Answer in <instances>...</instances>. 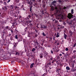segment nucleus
Listing matches in <instances>:
<instances>
[{
	"label": "nucleus",
	"instance_id": "1",
	"mask_svg": "<svg viewBox=\"0 0 76 76\" xmlns=\"http://www.w3.org/2000/svg\"><path fill=\"white\" fill-rule=\"evenodd\" d=\"M61 7H59L58 9L57 7H55V9L56 10V13L55 14L57 16L60 17L61 18L63 19L64 18V17L63 16V14H62V12H61Z\"/></svg>",
	"mask_w": 76,
	"mask_h": 76
},
{
	"label": "nucleus",
	"instance_id": "2",
	"mask_svg": "<svg viewBox=\"0 0 76 76\" xmlns=\"http://www.w3.org/2000/svg\"><path fill=\"white\" fill-rule=\"evenodd\" d=\"M74 12H73V9L71 10V13H69L67 15V18L70 19L71 18H73V15H72L73 14Z\"/></svg>",
	"mask_w": 76,
	"mask_h": 76
},
{
	"label": "nucleus",
	"instance_id": "3",
	"mask_svg": "<svg viewBox=\"0 0 76 76\" xmlns=\"http://www.w3.org/2000/svg\"><path fill=\"white\" fill-rule=\"evenodd\" d=\"M2 10H5V11H7V7L5 6L4 8H2Z\"/></svg>",
	"mask_w": 76,
	"mask_h": 76
},
{
	"label": "nucleus",
	"instance_id": "4",
	"mask_svg": "<svg viewBox=\"0 0 76 76\" xmlns=\"http://www.w3.org/2000/svg\"><path fill=\"white\" fill-rule=\"evenodd\" d=\"M28 3L30 5H32V1H30L28 2Z\"/></svg>",
	"mask_w": 76,
	"mask_h": 76
},
{
	"label": "nucleus",
	"instance_id": "5",
	"mask_svg": "<svg viewBox=\"0 0 76 76\" xmlns=\"http://www.w3.org/2000/svg\"><path fill=\"white\" fill-rule=\"evenodd\" d=\"M54 10V7L53 6H52V7H51L50 11L51 12H52V11H53V10Z\"/></svg>",
	"mask_w": 76,
	"mask_h": 76
},
{
	"label": "nucleus",
	"instance_id": "6",
	"mask_svg": "<svg viewBox=\"0 0 76 76\" xmlns=\"http://www.w3.org/2000/svg\"><path fill=\"white\" fill-rule=\"evenodd\" d=\"M53 22H55V23H58V22L57 21H56L55 19L53 20Z\"/></svg>",
	"mask_w": 76,
	"mask_h": 76
},
{
	"label": "nucleus",
	"instance_id": "7",
	"mask_svg": "<svg viewBox=\"0 0 76 76\" xmlns=\"http://www.w3.org/2000/svg\"><path fill=\"white\" fill-rule=\"evenodd\" d=\"M40 28H41V29L43 30V29L44 28V25H41ZM42 28H43V29Z\"/></svg>",
	"mask_w": 76,
	"mask_h": 76
},
{
	"label": "nucleus",
	"instance_id": "8",
	"mask_svg": "<svg viewBox=\"0 0 76 76\" xmlns=\"http://www.w3.org/2000/svg\"><path fill=\"white\" fill-rule=\"evenodd\" d=\"M34 63H33L31 64L30 66V68H32L33 66H34Z\"/></svg>",
	"mask_w": 76,
	"mask_h": 76
},
{
	"label": "nucleus",
	"instance_id": "9",
	"mask_svg": "<svg viewBox=\"0 0 76 76\" xmlns=\"http://www.w3.org/2000/svg\"><path fill=\"white\" fill-rule=\"evenodd\" d=\"M10 8H11V9H13L14 8L13 7H14L13 5H10Z\"/></svg>",
	"mask_w": 76,
	"mask_h": 76
},
{
	"label": "nucleus",
	"instance_id": "10",
	"mask_svg": "<svg viewBox=\"0 0 76 76\" xmlns=\"http://www.w3.org/2000/svg\"><path fill=\"white\" fill-rule=\"evenodd\" d=\"M64 37L65 39H66V38H67V35L64 34Z\"/></svg>",
	"mask_w": 76,
	"mask_h": 76
},
{
	"label": "nucleus",
	"instance_id": "11",
	"mask_svg": "<svg viewBox=\"0 0 76 76\" xmlns=\"http://www.w3.org/2000/svg\"><path fill=\"white\" fill-rule=\"evenodd\" d=\"M66 69L67 70H70V68L68 66H66Z\"/></svg>",
	"mask_w": 76,
	"mask_h": 76
},
{
	"label": "nucleus",
	"instance_id": "12",
	"mask_svg": "<svg viewBox=\"0 0 76 76\" xmlns=\"http://www.w3.org/2000/svg\"><path fill=\"white\" fill-rule=\"evenodd\" d=\"M14 47H16L17 46V45L16 44V43H14Z\"/></svg>",
	"mask_w": 76,
	"mask_h": 76
},
{
	"label": "nucleus",
	"instance_id": "13",
	"mask_svg": "<svg viewBox=\"0 0 76 76\" xmlns=\"http://www.w3.org/2000/svg\"><path fill=\"white\" fill-rule=\"evenodd\" d=\"M60 37V34H59V33H58L57 34V36H56L57 38H58V37Z\"/></svg>",
	"mask_w": 76,
	"mask_h": 76
},
{
	"label": "nucleus",
	"instance_id": "14",
	"mask_svg": "<svg viewBox=\"0 0 76 76\" xmlns=\"http://www.w3.org/2000/svg\"><path fill=\"white\" fill-rule=\"evenodd\" d=\"M15 38L16 39H18V35H16L15 37Z\"/></svg>",
	"mask_w": 76,
	"mask_h": 76
},
{
	"label": "nucleus",
	"instance_id": "15",
	"mask_svg": "<svg viewBox=\"0 0 76 76\" xmlns=\"http://www.w3.org/2000/svg\"><path fill=\"white\" fill-rule=\"evenodd\" d=\"M57 3V1H54L53 2H52V3L53 4H54L55 3Z\"/></svg>",
	"mask_w": 76,
	"mask_h": 76
},
{
	"label": "nucleus",
	"instance_id": "16",
	"mask_svg": "<svg viewBox=\"0 0 76 76\" xmlns=\"http://www.w3.org/2000/svg\"><path fill=\"white\" fill-rule=\"evenodd\" d=\"M16 55H19V52H16Z\"/></svg>",
	"mask_w": 76,
	"mask_h": 76
},
{
	"label": "nucleus",
	"instance_id": "17",
	"mask_svg": "<svg viewBox=\"0 0 76 76\" xmlns=\"http://www.w3.org/2000/svg\"><path fill=\"white\" fill-rule=\"evenodd\" d=\"M62 54H64V56H65L66 57V56H67V55H66L64 53L62 52Z\"/></svg>",
	"mask_w": 76,
	"mask_h": 76
},
{
	"label": "nucleus",
	"instance_id": "18",
	"mask_svg": "<svg viewBox=\"0 0 76 76\" xmlns=\"http://www.w3.org/2000/svg\"><path fill=\"white\" fill-rule=\"evenodd\" d=\"M68 23H69V25H72V22H68Z\"/></svg>",
	"mask_w": 76,
	"mask_h": 76
},
{
	"label": "nucleus",
	"instance_id": "19",
	"mask_svg": "<svg viewBox=\"0 0 76 76\" xmlns=\"http://www.w3.org/2000/svg\"><path fill=\"white\" fill-rule=\"evenodd\" d=\"M35 49L34 48H33L32 50V51H35Z\"/></svg>",
	"mask_w": 76,
	"mask_h": 76
},
{
	"label": "nucleus",
	"instance_id": "20",
	"mask_svg": "<svg viewBox=\"0 0 76 76\" xmlns=\"http://www.w3.org/2000/svg\"><path fill=\"white\" fill-rule=\"evenodd\" d=\"M44 54H45L46 55H47V53H46V51H45L44 52Z\"/></svg>",
	"mask_w": 76,
	"mask_h": 76
},
{
	"label": "nucleus",
	"instance_id": "21",
	"mask_svg": "<svg viewBox=\"0 0 76 76\" xmlns=\"http://www.w3.org/2000/svg\"><path fill=\"white\" fill-rule=\"evenodd\" d=\"M68 50H69V49H68V48H66L65 49V50L66 51H68Z\"/></svg>",
	"mask_w": 76,
	"mask_h": 76
},
{
	"label": "nucleus",
	"instance_id": "22",
	"mask_svg": "<svg viewBox=\"0 0 76 76\" xmlns=\"http://www.w3.org/2000/svg\"><path fill=\"white\" fill-rule=\"evenodd\" d=\"M42 35H43V36H45V34L44 33H42Z\"/></svg>",
	"mask_w": 76,
	"mask_h": 76
},
{
	"label": "nucleus",
	"instance_id": "23",
	"mask_svg": "<svg viewBox=\"0 0 76 76\" xmlns=\"http://www.w3.org/2000/svg\"><path fill=\"white\" fill-rule=\"evenodd\" d=\"M76 45V43H75L74 44V47H75V46Z\"/></svg>",
	"mask_w": 76,
	"mask_h": 76
},
{
	"label": "nucleus",
	"instance_id": "24",
	"mask_svg": "<svg viewBox=\"0 0 76 76\" xmlns=\"http://www.w3.org/2000/svg\"><path fill=\"white\" fill-rule=\"evenodd\" d=\"M8 28H9V27L8 26H7L6 27V29H8Z\"/></svg>",
	"mask_w": 76,
	"mask_h": 76
},
{
	"label": "nucleus",
	"instance_id": "25",
	"mask_svg": "<svg viewBox=\"0 0 76 76\" xmlns=\"http://www.w3.org/2000/svg\"><path fill=\"white\" fill-rule=\"evenodd\" d=\"M28 18H31V15H28Z\"/></svg>",
	"mask_w": 76,
	"mask_h": 76
},
{
	"label": "nucleus",
	"instance_id": "26",
	"mask_svg": "<svg viewBox=\"0 0 76 76\" xmlns=\"http://www.w3.org/2000/svg\"><path fill=\"white\" fill-rule=\"evenodd\" d=\"M11 31L12 33H13V30H11Z\"/></svg>",
	"mask_w": 76,
	"mask_h": 76
},
{
	"label": "nucleus",
	"instance_id": "27",
	"mask_svg": "<svg viewBox=\"0 0 76 76\" xmlns=\"http://www.w3.org/2000/svg\"><path fill=\"white\" fill-rule=\"evenodd\" d=\"M63 25H66V23H63Z\"/></svg>",
	"mask_w": 76,
	"mask_h": 76
},
{
	"label": "nucleus",
	"instance_id": "28",
	"mask_svg": "<svg viewBox=\"0 0 76 76\" xmlns=\"http://www.w3.org/2000/svg\"><path fill=\"white\" fill-rule=\"evenodd\" d=\"M40 58H42V57H43V56H40Z\"/></svg>",
	"mask_w": 76,
	"mask_h": 76
},
{
	"label": "nucleus",
	"instance_id": "29",
	"mask_svg": "<svg viewBox=\"0 0 76 76\" xmlns=\"http://www.w3.org/2000/svg\"><path fill=\"white\" fill-rule=\"evenodd\" d=\"M10 35H11V34H9V35H8V37H10Z\"/></svg>",
	"mask_w": 76,
	"mask_h": 76
},
{
	"label": "nucleus",
	"instance_id": "30",
	"mask_svg": "<svg viewBox=\"0 0 76 76\" xmlns=\"http://www.w3.org/2000/svg\"><path fill=\"white\" fill-rule=\"evenodd\" d=\"M10 1V0H8V1H7V3H9V2Z\"/></svg>",
	"mask_w": 76,
	"mask_h": 76
},
{
	"label": "nucleus",
	"instance_id": "31",
	"mask_svg": "<svg viewBox=\"0 0 76 76\" xmlns=\"http://www.w3.org/2000/svg\"><path fill=\"white\" fill-rule=\"evenodd\" d=\"M51 53H52V54H53V51L51 50Z\"/></svg>",
	"mask_w": 76,
	"mask_h": 76
},
{
	"label": "nucleus",
	"instance_id": "32",
	"mask_svg": "<svg viewBox=\"0 0 76 76\" xmlns=\"http://www.w3.org/2000/svg\"><path fill=\"white\" fill-rule=\"evenodd\" d=\"M45 28H47V26H44V29H45Z\"/></svg>",
	"mask_w": 76,
	"mask_h": 76
},
{
	"label": "nucleus",
	"instance_id": "33",
	"mask_svg": "<svg viewBox=\"0 0 76 76\" xmlns=\"http://www.w3.org/2000/svg\"><path fill=\"white\" fill-rule=\"evenodd\" d=\"M54 61H55L53 60V61L52 62V63H54Z\"/></svg>",
	"mask_w": 76,
	"mask_h": 76
},
{
	"label": "nucleus",
	"instance_id": "34",
	"mask_svg": "<svg viewBox=\"0 0 76 76\" xmlns=\"http://www.w3.org/2000/svg\"><path fill=\"white\" fill-rule=\"evenodd\" d=\"M34 16H36V17H37V15L36 14H34Z\"/></svg>",
	"mask_w": 76,
	"mask_h": 76
},
{
	"label": "nucleus",
	"instance_id": "35",
	"mask_svg": "<svg viewBox=\"0 0 76 76\" xmlns=\"http://www.w3.org/2000/svg\"><path fill=\"white\" fill-rule=\"evenodd\" d=\"M42 14H43V15H44V12H43V11H42Z\"/></svg>",
	"mask_w": 76,
	"mask_h": 76
},
{
	"label": "nucleus",
	"instance_id": "36",
	"mask_svg": "<svg viewBox=\"0 0 76 76\" xmlns=\"http://www.w3.org/2000/svg\"><path fill=\"white\" fill-rule=\"evenodd\" d=\"M18 8V7H15V9H17Z\"/></svg>",
	"mask_w": 76,
	"mask_h": 76
},
{
	"label": "nucleus",
	"instance_id": "37",
	"mask_svg": "<svg viewBox=\"0 0 76 76\" xmlns=\"http://www.w3.org/2000/svg\"><path fill=\"white\" fill-rule=\"evenodd\" d=\"M50 60H53V58H50Z\"/></svg>",
	"mask_w": 76,
	"mask_h": 76
},
{
	"label": "nucleus",
	"instance_id": "38",
	"mask_svg": "<svg viewBox=\"0 0 76 76\" xmlns=\"http://www.w3.org/2000/svg\"><path fill=\"white\" fill-rule=\"evenodd\" d=\"M32 1L33 2H35V0H32Z\"/></svg>",
	"mask_w": 76,
	"mask_h": 76
},
{
	"label": "nucleus",
	"instance_id": "39",
	"mask_svg": "<svg viewBox=\"0 0 76 76\" xmlns=\"http://www.w3.org/2000/svg\"><path fill=\"white\" fill-rule=\"evenodd\" d=\"M59 56H62V54H60L59 55Z\"/></svg>",
	"mask_w": 76,
	"mask_h": 76
},
{
	"label": "nucleus",
	"instance_id": "40",
	"mask_svg": "<svg viewBox=\"0 0 76 76\" xmlns=\"http://www.w3.org/2000/svg\"><path fill=\"white\" fill-rule=\"evenodd\" d=\"M59 2H60V3H61V0H59Z\"/></svg>",
	"mask_w": 76,
	"mask_h": 76
},
{
	"label": "nucleus",
	"instance_id": "41",
	"mask_svg": "<svg viewBox=\"0 0 76 76\" xmlns=\"http://www.w3.org/2000/svg\"><path fill=\"white\" fill-rule=\"evenodd\" d=\"M76 69H74L73 70V72H74V71H76Z\"/></svg>",
	"mask_w": 76,
	"mask_h": 76
},
{
	"label": "nucleus",
	"instance_id": "42",
	"mask_svg": "<svg viewBox=\"0 0 76 76\" xmlns=\"http://www.w3.org/2000/svg\"><path fill=\"white\" fill-rule=\"evenodd\" d=\"M66 7H64V9H66Z\"/></svg>",
	"mask_w": 76,
	"mask_h": 76
},
{
	"label": "nucleus",
	"instance_id": "43",
	"mask_svg": "<svg viewBox=\"0 0 76 76\" xmlns=\"http://www.w3.org/2000/svg\"><path fill=\"white\" fill-rule=\"evenodd\" d=\"M34 4H35V5H37V3H34Z\"/></svg>",
	"mask_w": 76,
	"mask_h": 76
},
{
	"label": "nucleus",
	"instance_id": "44",
	"mask_svg": "<svg viewBox=\"0 0 76 76\" xmlns=\"http://www.w3.org/2000/svg\"><path fill=\"white\" fill-rule=\"evenodd\" d=\"M73 52L74 53H75V52H76V50H74Z\"/></svg>",
	"mask_w": 76,
	"mask_h": 76
},
{
	"label": "nucleus",
	"instance_id": "45",
	"mask_svg": "<svg viewBox=\"0 0 76 76\" xmlns=\"http://www.w3.org/2000/svg\"><path fill=\"white\" fill-rule=\"evenodd\" d=\"M74 74H75V76H76V73H74Z\"/></svg>",
	"mask_w": 76,
	"mask_h": 76
},
{
	"label": "nucleus",
	"instance_id": "46",
	"mask_svg": "<svg viewBox=\"0 0 76 76\" xmlns=\"http://www.w3.org/2000/svg\"><path fill=\"white\" fill-rule=\"evenodd\" d=\"M40 55H42V56L43 55V54H42V53H41L40 54Z\"/></svg>",
	"mask_w": 76,
	"mask_h": 76
},
{
	"label": "nucleus",
	"instance_id": "47",
	"mask_svg": "<svg viewBox=\"0 0 76 76\" xmlns=\"http://www.w3.org/2000/svg\"><path fill=\"white\" fill-rule=\"evenodd\" d=\"M53 39V40H54V39H55V38H54V37Z\"/></svg>",
	"mask_w": 76,
	"mask_h": 76
},
{
	"label": "nucleus",
	"instance_id": "48",
	"mask_svg": "<svg viewBox=\"0 0 76 76\" xmlns=\"http://www.w3.org/2000/svg\"><path fill=\"white\" fill-rule=\"evenodd\" d=\"M75 62H76L75 61H74V63H75Z\"/></svg>",
	"mask_w": 76,
	"mask_h": 76
},
{
	"label": "nucleus",
	"instance_id": "49",
	"mask_svg": "<svg viewBox=\"0 0 76 76\" xmlns=\"http://www.w3.org/2000/svg\"><path fill=\"white\" fill-rule=\"evenodd\" d=\"M44 57L45 58V57H46V55H45V56H44Z\"/></svg>",
	"mask_w": 76,
	"mask_h": 76
},
{
	"label": "nucleus",
	"instance_id": "50",
	"mask_svg": "<svg viewBox=\"0 0 76 76\" xmlns=\"http://www.w3.org/2000/svg\"><path fill=\"white\" fill-rule=\"evenodd\" d=\"M69 32H70V34H72V32L71 31H70Z\"/></svg>",
	"mask_w": 76,
	"mask_h": 76
},
{
	"label": "nucleus",
	"instance_id": "51",
	"mask_svg": "<svg viewBox=\"0 0 76 76\" xmlns=\"http://www.w3.org/2000/svg\"><path fill=\"white\" fill-rule=\"evenodd\" d=\"M35 37H37V35L36 34L35 35Z\"/></svg>",
	"mask_w": 76,
	"mask_h": 76
},
{
	"label": "nucleus",
	"instance_id": "52",
	"mask_svg": "<svg viewBox=\"0 0 76 76\" xmlns=\"http://www.w3.org/2000/svg\"><path fill=\"white\" fill-rule=\"evenodd\" d=\"M31 8H32V7H30V9H31Z\"/></svg>",
	"mask_w": 76,
	"mask_h": 76
},
{
	"label": "nucleus",
	"instance_id": "53",
	"mask_svg": "<svg viewBox=\"0 0 76 76\" xmlns=\"http://www.w3.org/2000/svg\"><path fill=\"white\" fill-rule=\"evenodd\" d=\"M57 45H59V44L58 43H57Z\"/></svg>",
	"mask_w": 76,
	"mask_h": 76
},
{
	"label": "nucleus",
	"instance_id": "54",
	"mask_svg": "<svg viewBox=\"0 0 76 76\" xmlns=\"http://www.w3.org/2000/svg\"><path fill=\"white\" fill-rule=\"evenodd\" d=\"M73 27H74V28H75V26H73Z\"/></svg>",
	"mask_w": 76,
	"mask_h": 76
},
{
	"label": "nucleus",
	"instance_id": "55",
	"mask_svg": "<svg viewBox=\"0 0 76 76\" xmlns=\"http://www.w3.org/2000/svg\"><path fill=\"white\" fill-rule=\"evenodd\" d=\"M35 31H36V32H37V30H36Z\"/></svg>",
	"mask_w": 76,
	"mask_h": 76
},
{
	"label": "nucleus",
	"instance_id": "56",
	"mask_svg": "<svg viewBox=\"0 0 76 76\" xmlns=\"http://www.w3.org/2000/svg\"><path fill=\"white\" fill-rule=\"evenodd\" d=\"M58 26H60V25H58Z\"/></svg>",
	"mask_w": 76,
	"mask_h": 76
},
{
	"label": "nucleus",
	"instance_id": "57",
	"mask_svg": "<svg viewBox=\"0 0 76 76\" xmlns=\"http://www.w3.org/2000/svg\"><path fill=\"white\" fill-rule=\"evenodd\" d=\"M23 10H25V9H24V8H23Z\"/></svg>",
	"mask_w": 76,
	"mask_h": 76
},
{
	"label": "nucleus",
	"instance_id": "58",
	"mask_svg": "<svg viewBox=\"0 0 76 76\" xmlns=\"http://www.w3.org/2000/svg\"><path fill=\"white\" fill-rule=\"evenodd\" d=\"M16 72H18V70H16Z\"/></svg>",
	"mask_w": 76,
	"mask_h": 76
},
{
	"label": "nucleus",
	"instance_id": "59",
	"mask_svg": "<svg viewBox=\"0 0 76 76\" xmlns=\"http://www.w3.org/2000/svg\"><path fill=\"white\" fill-rule=\"evenodd\" d=\"M45 7V6L44 5V7Z\"/></svg>",
	"mask_w": 76,
	"mask_h": 76
},
{
	"label": "nucleus",
	"instance_id": "60",
	"mask_svg": "<svg viewBox=\"0 0 76 76\" xmlns=\"http://www.w3.org/2000/svg\"><path fill=\"white\" fill-rule=\"evenodd\" d=\"M58 28V29H60V28Z\"/></svg>",
	"mask_w": 76,
	"mask_h": 76
},
{
	"label": "nucleus",
	"instance_id": "61",
	"mask_svg": "<svg viewBox=\"0 0 76 76\" xmlns=\"http://www.w3.org/2000/svg\"><path fill=\"white\" fill-rule=\"evenodd\" d=\"M59 21H60V22H61V21L60 20Z\"/></svg>",
	"mask_w": 76,
	"mask_h": 76
},
{
	"label": "nucleus",
	"instance_id": "62",
	"mask_svg": "<svg viewBox=\"0 0 76 76\" xmlns=\"http://www.w3.org/2000/svg\"><path fill=\"white\" fill-rule=\"evenodd\" d=\"M74 66V65H73V66H72L73 67Z\"/></svg>",
	"mask_w": 76,
	"mask_h": 76
},
{
	"label": "nucleus",
	"instance_id": "63",
	"mask_svg": "<svg viewBox=\"0 0 76 76\" xmlns=\"http://www.w3.org/2000/svg\"><path fill=\"white\" fill-rule=\"evenodd\" d=\"M30 11H31V9H30Z\"/></svg>",
	"mask_w": 76,
	"mask_h": 76
},
{
	"label": "nucleus",
	"instance_id": "64",
	"mask_svg": "<svg viewBox=\"0 0 76 76\" xmlns=\"http://www.w3.org/2000/svg\"><path fill=\"white\" fill-rule=\"evenodd\" d=\"M32 16H33V14H32Z\"/></svg>",
	"mask_w": 76,
	"mask_h": 76
}]
</instances>
